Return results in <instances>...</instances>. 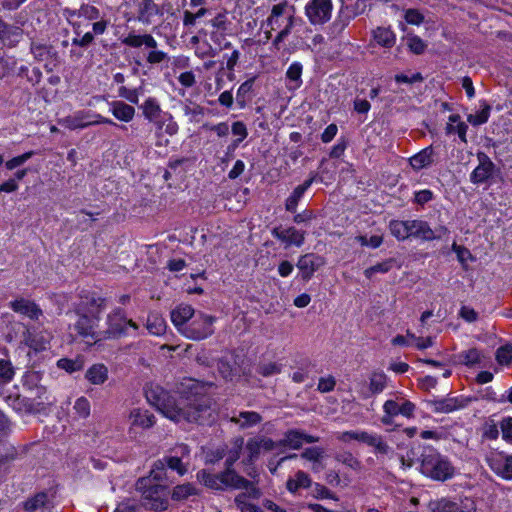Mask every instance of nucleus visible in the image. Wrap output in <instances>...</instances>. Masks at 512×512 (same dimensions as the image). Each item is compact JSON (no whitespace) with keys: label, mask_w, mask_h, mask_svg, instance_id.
<instances>
[{"label":"nucleus","mask_w":512,"mask_h":512,"mask_svg":"<svg viewBox=\"0 0 512 512\" xmlns=\"http://www.w3.org/2000/svg\"><path fill=\"white\" fill-rule=\"evenodd\" d=\"M312 486V479L304 471H297L293 478H289L286 482V488L290 493L296 494L299 489H306Z\"/></svg>","instance_id":"26"},{"label":"nucleus","mask_w":512,"mask_h":512,"mask_svg":"<svg viewBox=\"0 0 512 512\" xmlns=\"http://www.w3.org/2000/svg\"><path fill=\"white\" fill-rule=\"evenodd\" d=\"M146 327L151 334L159 336L165 332L166 322L158 314H150L147 318Z\"/></svg>","instance_id":"40"},{"label":"nucleus","mask_w":512,"mask_h":512,"mask_svg":"<svg viewBox=\"0 0 512 512\" xmlns=\"http://www.w3.org/2000/svg\"><path fill=\"white\" fill-rule=\"evenodd\" d=\"M369 0H356L354 4L342 6L339 12V18H343L342 26H346L348 22L356 16L363 14L368 6Z\"/></svg>","instance_id":"20"},{"label":"nucleus","mask_w":512,"mask_h":512,"mask_svg":"<svg viewBox=\"0 0 512 512\" xmlns=\"http://www.w3.org/2000/svg\"><path fill=\"white\" fill-rule=\"evenodd\" d=\"M194 494H196V489L192 484L186 483V484H182V485H177L173 489L172 499L177 500V501L185 500L189 496L194 495Z\"/></svg>","instance_id":"47"},{"label":"nucleus","mask_w":512,"mask_h":512,"mask_svg":"<svg viewBox=\"0 0 512 512\" xmlns=\"http://www.w3.org/2000/svg\"><path fill=\"white\" fill-rule=\"evenodd\" d=\"M467 130H468V125L465 122H459L457 125L447 123V125L445 127L446 134L449 135V134L457 133L460 140L465 144L467 143V138H466Z\"/></svg>","instance_id":"55"},{"label":"nucleus","mask_w":512,"mask_h":512,"mask_svg":"<svg viewBox=\"0 0 512 512\" xmlns=\"http://www.w3.org/2000/svg\"><path fill=\"white\" fill-rule=\"evenodd\" d=\"M384 413L398 416L402 415L407 418H412L414 416L415 411V404L412 403L409 400H402L401 403H399L396 400H387L385 401L383 405Z\"/></svg>","instance_id":"15"},{"label":"nucleus","mask_w":512,"mask_h":512,"mask_svg":"<svg viewBox=\"0 0 512 512\" xmlns=\"http://www.w3.org/2000/svg\"><path fill=\"white\" fill-rule=\"evenodd\" d=\"M243 444H244V438L238 437L235 439L234 448L229 451L227 458L225 460V470L224 471L236 473V471L233 469V465L240 458Z\"/></svg>","instance_id":"36"},{"label":"nucleus","mask_w":512,"mask_h":512,"mask_svg":"<svg viewBox=\"0 0 512 512\" xmlns=\"http://www.w3.org/2000/svg\"><path fill=\"white\" fill-rule=\"evenodd\" d=\"M303 71V66L299 62L292 63L286 71V78L294 83L292 88H299L302 84L301 75Z\"/></svg>","instance_id":"43"},{"label":"nucleus","mask_w":512,"mask_h":512,"mask_svg":"<svg viewBox=\"0 0 512 512\" xmlns=\"http://www.w3.org/2000/svg\"><path fill=\"white\" fill-rule=\"evenodd\" d=\"M255 77H252L245 82H243L240 87L237 90L236 93V103L239 106V108H244L247 104V101L250 100L249 94L251 93L253 89V85L255 82Z\"/></svg>","instance_id":"37"},{"label":"nucleus","mask_w":512,"mask_h":512,"mask_svg":"<svg viewBox=\"0 0 512 512\" xmlns=\"http://www.w3.org/2000/svg\"><path fill=\"white\" fill-rule=\"evenodd\" d=\"M496 360L500 365H510L512 363V344L499 347L496 351Z\"/></svg>","instance_id":"52"},{"label":"nucleus","mask_w":512,"mask_h":512,"mask_svg":"<svg viewBox=\"0 0 512 512\" xmlns=\"http://www.w3.org/2000/svg\"><path fill=\"white\" fill-rule=\"evenodd\" d=\"M359 442L365 443L368 446L374 447L377 453L387 454L390 450L388 444L382 439L381 436L376 434H369L366 431H360Z\"/></svg>","instance_id":"27"},{"label":"nucleus","mask_w":512,"mask_h":512,"mask_svg":"<svg viewBox=\"0 0 512 512\" xmlns=\"http://www.w3.org/2000/svg\"><path fill=\"white\" fill-rule=\"evenodd\" d=\"M48 502V495L46 492H39L33 497L23 502V509L26 512H35L36 510L45 507Z\"/></svg>","instance_id":"39"},{"label":"nucleus","mask_w":512,"mask_h":512,"mask_svg":"<svg viewBox=\"0 0 512 512\" xmlns=\"http://www.w3.org/2000/svg\"><path fill=\"white\" fill-rule=\"evenodd\" d=\"M136 490L142 494L141 506L156 512L167 509L169 489L166 484L151 483V479L141 478L136 483Z\"/></svg>","instance_id":"4"},{"label":"nucleus","mask_w":512,"mask_h":512,"mask_svg":"<svg viewBox=\"0 0 512 512\" xmlns=\"http://www.w3.org/2000/svg\"><path fill=\"white\" fill-rule=\"evenodd\" d=\"M31 53L34 55V58L37 61H45L51 59L55 62H58L59 55L58 52L52 45L32 42L30 46Z\"/></svg>","instance_id":"21"},{"label":"nucleus","mask_w":512,"mask_h":512,"mask_svg":"<svg viewBox=\"0 0 512 512\" xmlns=\"http://www.w3.org/2000/svg\"><path fill=\"white\" fill-rule=\"evenodd\" d=\"M85 377L94 385L103 384L108 379V369L103 364H94L86 371Z\"/></svg>","instance_id":"32"},{"label":"nucleus","mask_w":512,"mask_h":512,"mask_svg":"<svg viewBox=\"0 0 512 512\" xmlns=\"http://www.w3.org/2000/svg\"><path fill=\"white\" fill-rule=\"evenodd\" d=\"M107 328L102 330V341L119 338L126 333L127 318L121 308L114 309L107 315Z\"/></svg>","instance_id":"8"},{"label":"nucleus","mask_w":512,"mask_h":512,"mask_svg":"<svg viewBox=\"0 0 512 512\" xmlns=\"http://www.w3.org/2000/svg\"><path fill=\"white\" fill-rule=\"evenodd\" d=\"M247 456L242 460V463L246 466L254 464L260 457L261 446L258 442L257 437H253L247 440L245 445Z\"/></svg>","instance_id":"34"},{"label":"nucleus","mask_w":512,"mask_h":512,"mask_svg":"<svg viewBox=\"0 0 512 512\" xmlns=\"http://www.w3.org/2000/svg\"><path fill=\"white\" fill-rule=\"evenodd\" d=\"M500 428L503 439L512 444V417L503 418Z\"/></svg>","instance_id":"64"},{"label":"nucleus","mask_w":512,"mask_h":512,"mask_svg":"<svg viewBox=\"0 0 512 512\" xmlns=\"http://www.w3.org/2000/svg\"><path fill=\"white\" fill-rule=\"evenodd\" d=\"M240 357L232 354L231 359L222 357L217 361V369L221 377L226 381H232L234 377L245 374L239 362Z\"/></svg>","instance_id":"13"},{"label":"nucleus","mask_w":512,"mask_h":512,"mask_svg":"<svg viewBox=\"0 0 512 512\" xmlns=\"http://www.w3.org/2000/svg\"><path fill=\"white\" fill-rule=\"evenodd\" d=\"M139 108L142 110L145 119L149 122L157 123L158 118L161 117L162 109L157 99L153 97L147 98Z\"/></svg>","instance_id":"29"},{"label":"nucleus","mask_w":512,"mask_h":512,"mask_svg":"<svg viewBox=\"0 0 512 512\" xmlns=\"http://www.w3.org/2000/svg\"><path fill=\"white\" fill-rule=\"evenodd\" d=\"M294 21H295V18L293 15H290L288 17V22H287V25L285 26L284 29H282L278 35L275 37V39L273 40V46L279 50L280 49V43L291 33V30L294 26Z\"/></svg>","instance_id":"59"},{"label":"nucleus","mask_w":512,"mask_h":512,"mask_svg":"<svg viewBox=\"0 0 512 512\" xmlns=\"http://www.w3.org/2000/svg\"><path fill=\"white\" fill-rule=\"evenodd\" d=\"M34 395L37 399H39L37 405H51L55 402L54 397L47 395V389L45 386H36L34 389Z\"/></svg>","instance_id":"60"},{"label":"nucleus","mask_w":512,"mask_h":512,"mask_svg":"<svg viewBox=\"0 0 512 512\" xmlns=\"http://www.w3.org/2000/svg\"><path fill=\"white\" fill-rule=\"evenodd\" d=\"M434 156L433 147L428 146L410 158V165L414 170H421L434 162Z\"/></svg>","instance_id":"22"},{"label":"nucleus","mask_w":512,"mask_h":512,"mask_svg":"<svg viewBox=\"0 0 512 512\" xmlns=\"http://www.w3.org/2000/svg\"><path fill=\"white\" fill-rule=\"evenodd\" d=\"M197 479L206 487L215 490H224L227 488L245 489L253 497L259 496V491L254 483L245 479L237 473L223 471L219 474H212L206 470H200L197 473Z\"/></svg>","instance_id":"3"},{"label":"nucleus","mask_w":512,"mask_h":512,"mask_svg":"<svg viewBox=\"0 0 512 512\" xmlns=\"http://www.w3.org/2000/svg\"><path fill=\"white\" fill-rule=\"evenodd\" d=\"M407 45L410 51L416 55L423 54L427 48V44L419 36L416 35L407 37Z\"/></svg>","instance_id":"54"},{"label":"nucleus","mask_w":512,"mask_h":512,"mask_svg":"<svg viewBox=\"0 0 512 512\" xmlns=\"http://www.w3.org/2000/svg\"><path fill=\"white\" fill-rule=\"evenodd\" d=\"M387 377L383 372H373L369 377V391L378 394L386 387Z\"/></svg>","instance_id":"41"},{"label":"nucleus","mask_w":512,"mask_h":512,"mask_svg":"<svg viewBox=\"0 0 512 512\" xmlns=\"http://www.w3.org/2000/svg\"><path fill=\"white\" fill-rule=\"evenodd\" d=\"M318 441V437L306 434L301 430L291 429L285 432L284 437L279 440V444L291 449H300L304 442L316 443Z\"/></svg>","instance_id":"14"},{"label":"nucleus","mask_w":512,"mask_h":512,"mask_svg":"<svg viewBox=\"0 0 512 512\" xmlns=\"http://www.w3.org/2000/svg\"><path fill=\"white\" fill-rule=\"evenodd\" d=\"M105 299L95 293L81 295V300L76 308V313L100 316L106 304Z\"/></svg>","instance_id":"12"},{"label":"nucleus","mask_w":512,"mask_h":512,"mask_svg":"<svg viewBox=\"0 0 512 512\" xmlns=\"http://www.w3.org/2000/svg\"><path fill=\"white\" fill-rule=\"evenodd\" d=\"M141 507L135 499H126L118 504L114 512H141Z\"/></svg>","instance_id":"61"},{"label":"nucleus","mask_w":512,"mask_h":512,"mask_svg":"<svg viewBox=\"0 0 512 512\" xmlns=\"http://www.w3.org/2000/svg\"><path fill=\"white\" fill-rule=\"evenodd\" d=\"M77 320L73 330L86 344L93 345L102 341V330L99 329L100 316L76 313Z\"/></svg>","instance_id":"5"},{"label":"nucleus","mask_w":512,"mask_h":512,"mask_svg":"<svg viewBox=\"0 0 512 512\" xmlns=\"http://www.w3.org/2000/svg\"><path fill=\"white\" fill-rule=\"evenodd\" d=\"M77 15L88 20H96L99 18L100 12L95 6L84 4L78 10Z\"/></svg>","instance_id":"63"},{"label":"nucleus","mask_w":512,"mask_h":512,"mask_svg":"<svg viewBox=\"0 0 512 512\" xmlns=\"http://www.w3.org/2000/svg\"><path fill=\"white\" fill-rule=\"evenodd\" d=\"M230 421L237 424L241 429H247L259 424L262 416L254 411H242L230 418Z\"/></svg>","instance_id":"24"},{"label":"nucleus","mask_w":512,"mask_h":512,"mask_svg":"<svg viewBox=\"0 0 512 512\" xmlns=\"http://www.w3.org/2000/svg\"><path fill=\"white\" fill-rule=\"evenodd\" d=\"M176 393L178 399L159 385L145 389L148 402L172 421L202 424L211 417V398L206 394L203 383L184 378L176 385Z\"/></svg>","instance_id":"1"},{"label":"nucleus","mask_w":512,"mask_h":512,"mask_svg":"<svg viewBox=\"0 0 512 512\" xmlns=\"http://www.w3.org/2000/svg\"><path fill=\"white\" fill-rule=\"evenodd\" d=\"M194 316V309L190 305L181 304L171 311V320L182 333V328L187 326L188 321Z\"/></svg>","instance_id":"19"},{"label":"nucleus","mask_w":512,"mask_h":512,"mask_svg":"<svg viewBox=\"0 0 512 512\" xmlns=\"http://www.w3.org/2000/svg\"><path fill=\"white\" fill-rule=\"evenodd\" d=\"M15 375L14 367L9 360L0 359V386L10 383Z\"/></svg>","instance_id":"44"},{"label":"nucleus","mask_w":512,"mask_h":512,"mask_svg":"<svg viewBox=\"0 0 512 512\" xmlns=\"http://www.w3.org/2000/svg\"><path fill=\"white\" fill-rule=\"evenodd\" d=\"M10 307L14 312L27 316L32 320H37L43 314L35 302L24 298L12 301Z\"/></svg>","instance_id":"16"},{"label":"nucleus","mask_w":512,"mask_h":512,"mask_svg":"<svg viewBox=\"0 0 512 512\" xmlns=\"http://www.w3.org/2000/svg\"><path fill=\"white\" fill-rule=\"evenodd\" d=\"M74 410L81 418H87L90 415V403L85 397H80L74 404Z\"/></svg>","instance_id":"62"},{"label":"nucleus","mask_w":512,"mask_h":512,"mask_svg":"<svg viewBox=\"0 0 512 512\" xmlns=\"http://www.w3.org/2000/svg\"><path fill=\"white\" fill-rule=\"evenodd\" d=\"M334 458L355 471L360 470L362 467L361 462L348 451L336 453Z\"/></svg>","instance_id":"45"},{"label":"nucleus","mask_w":512,"mask_h":512,"mask_svg":"<svg viewBox=\"0 0 512 512\" xmlns=\"http://www.w3.org/2000/svg\"><path fill=\"white\" fill-rule=\"evenodd\" d=\"M166 478V467L162 460H158L154 463L153 469L150 472V476L146 479H151V483H161Z\"/></svg>","instance_id":"48"},{"label":"nucleus","mask_w":512,"mask_h":512,"mask_svg":"<svg viewBox=\"0 0 512 512\" xmlns=\"http://www.w3.org/2000/svg\"><path fill=\"white\" fill-rule=\"evenodd\" d=\"M461 362L466 366H474L481 361V353L476 348H471L459 355Z\"/></svg>","instance_id":"51"},{"label":"nucleus","mask_w":512,"mask_h":512,"mask_svg":"<svg viewBox=\"0 0 512 512\" xmlns=\"http://www.w3.org/2000/svg\"><path fill=\"white\" fill-rule=\"evenodd\" d=\"M258 374L263 377H269L281 372V365L276 362L259 363L256 368Z\"/></svg>","instance_id":"53"},{"label":"nucleus","mask_w":512,"mask_h":512,"mask_svg":"<svg viewBox=\"0 0 512 512\" xmlns=\"http://www.w3.org/2000/svg\"><path fill=\"white\" fill-rule=\"evenodd\" d=\"M470 402L469 398L449 397L432 401L433 410L438 413H450L457 409L466 407Z\"/></svg>","instance_id":"17"},{"label":"nucleus","mask_w":512,"mask_h":512,"mask_svg":"<svg viewBox=\"0 0 512 512\" xmlns=\"http://www.w3.org/2000/svg\"><path fill=\"white\" fill-rule=\"evenodd\" d=\"M162 461L165 463V467L167 466L173 471H176L180 476L184 475L187 472V467L183 464L180 456H167Z\"/></svg>","instance_id":"49"},{"label":"nucleus","mask_w":512,"mask_h":512,"mask_svg":"<svg viewBox=\"0 0 512 512\" xmlns=\"http://www.w3.org/2000/svg\"><path fill=\"white\" fill-rule=\"evenodd\" d=\"M21 34L22 30L19 27L6 23L5 28L1 30L0 40L3 43L11 42L13 37H19Z\"/></svg>","instance_id":"57"},{"label":"nucleus","mask_w":512,"mask_h":512,"mask_svg":"<svg viewBox=\"0 0 512 512\" xmlns=\"http://www.w3.org/2000/svg\"><path fill=\"white\" fill-rule=\"evenodd\" d=\"M314 181V177H311L303 182V184L298 185L291 195L286 199L285 208L289 212H296L298 203L302 196L304 195L305 191L312 185Z\"/></svg>","instance_id":"25"},{"label":"nucleus","mask_w":512,"mask_h":512,"mask_svg":"<svg viewBox=\"0 0 512 512\" xmlns=\"http://www.w3.org/2000/svg\"><path fill=\"white\" fill-rule=\"evenodd\" d=\"M396 260L393 258L387 259L381 263H377L364 271L367 278H371L375 273H387L394 266Z\"/></svg>","instance_id":"46"},{"label":"nucleus","mask_w":512,"mask_h":512,"mask_svg":"<svg viewBox=\"0 0 512 512\" xmlns=\"http://www.w3.org/2000/svg\"><path fill=\"white\" fill-rule=\"evenodd\" d=\"M311 487H312V495H313V497H315L317 499L338 500L336 495L333 492H331L326 486H324L322 484L315 483L314 485L312 484Z\"/></svg>","instance_id":"56"},{"label":"nucleus","mask_w":512,"mask_h":512,"mask_svg":"<svg viewBox=\"0 0 512 512\" xmlns=\"http://www.w3.org/2000/svg\"><path fill=\"white\" fill-rule=\"evenodd\" d=\"M391 234L398 240H405L410 237V220H392L389 224Z\"/></svg>","instance_id":"38"},{"label":"nucleus","mask_w":512,"mask_h":512,"mask_svg":"<svg viewBox=\"0 0 512 512\" xmlns=\"http://www.w3.org/2000/svg\"><path fill=\"white\" fill-rule=\"evenodd\" d=\"M57 366H58V368L67 371L68 373H73L75 371L81 370L83 367V364L79 360L62 358V359L58 360Z\"/></svg>","instance_id":"58"},{"label":"nucleus","mask_w":512,"mask_h":512,"mask_svg":"<svg viewBox=\"0 0 512 512\" xmlns=\"http://www.w3.org/2000/svg\"><path fill=\"white\" fill-rule=\"evenodd\" d=\"M375 41L385 48H391L395 45L396 36L394 32L387 27H377L373 31Z\"/></svg>","instance_id":"33"},{"label":"nucleus","mask_w":512,"mask_h":512,"mask_svg":"<svg viewBox=\"0 0 512 512\" xmlns=\"http://www.w3.org/2000/svg\"><path fill=\"white\" fill-rule=\"evenodd\" d=\"M162 14L160 7L154 0H141L138 3L137 19L144 24H150L154 16Z\"/></svg>","instance_id":"18"},{"label":"nucleus","mask_w":512,"mask_h":512,"mask_svg":"<svg viewBox=\"0 0 512 512\" xmlns=\"http://www.w3.org/2000/svg\"><path fill=\"white\" fill-rule=\"evenodd\" d=\"M130 419L133 426H138L144 429L151 428L156 422L154 414L148 410L140 408H136L131 411Z\"/></svg>","instance_id":"23"},{"label":"nucleus","mask_w":512,"mask_h":512,"mask_svg":"<svg viewBox=\"0 0 512 512\" xmlns=\"http://www.w3.org/2000/svg\"><path fill=\"white\" fill-rule=\"evenodd\" d=\"M111 112L118 120L130 122L135 115V108L123 101H114L111 103Z\"/></svg>","instance_id":"30"},{"label":"nucleus","mask_w":512,"mask_h":512,"mask_svg":"<svg viewBox=\"0 0 512 512\" xmlns=\"http://www.w3.org/2000/svg\"><path fill=\"white\" fill-rule=\"evenodd\" d=\"M410 237L419 238L424 241H432V229L426 221L410 220Z\"/></svg>","instance_id":"28"},{"label":"nucleus","mask_w":512,"mask_h":512,"mask_svg":"<svg viewBox=\"0 0 512 512\" xmlns=\"http://www.w3.org/2000/svg\"><path fill=\"white\" fill-rule=\"evenodd\" d=\"M213 316L199 313L187 326L183 327L182 334L192 340H202L214 333Z\"/></svg>","instance_id":"6"},{"label":"nucleus","mask_w":512,"mask_h":512,"mask_svg":"<svg viewBox=\"0 0 512 512\" xmlns=\"http://www.w3.org/2000/svg\"><path fill=\"white\" fill-rule=\"evenodd\" d=\"M325 264L323 257L315 253H307L300 256L296 264L300 271L301 278L304 281H308L312 278L315 271Z\"/></svg>","instance_id":"11"},{"label":"nucleus","mask_w":512,"mask_h":512,"mask_svg":"<svg viewBox=\"0 0 512 512\" xmlns=\"http://www.w3.org/2000/svg\"><path fill=\"white\" fill-rule=\"evenodd\" d=\"M87 118L88 115L85 112L79 111L74 115L61 119L59 123L70 130L81 129L90 126V123L86 121Z\"/></svg>","instance_id":"31"},{"label":"nucleus","mask_w":512,"mask_h":512,"mask_svg":"<svg viewBox=\"0 0 512 512\" xmlns=\"http://www.w3.org/2000/svg\"><path fill=\"white\" fill-rule=\"evenodd\" d=\"M491 106L486 102H483L482 109L477 114H469L467 121L473 126H479L486 123L489 119Z\"/></svg>","instance_id":"42"},{"label":"nucleus","mask_w":512,"mask_h":512,"mask_svg":"<svg viewBox=\"0 0 512 512\" xmlns=\"http://www.w3.org/2000/svg\"><path fill=\"white\" fill-rule=\"evenodd\" d=\"M490 467L505 479H512V455L503 459L492 460Z\"/></svg>","instance_id":"35"},{"label":"nucleus","mask_w":512,"mask_h":512,"mask_svg":"<svg viewBox=\"0 0 512 512\" xmlns=\"http://www.w3.org/2000/svg\"><path fill=\"white\" fill-rule=\"evenodd\" d=\"M420 472L434 481L445 482L454 477L455 467L436 449L426 447L420 455Z\"/></svg>","instance_id":"2"},{"label":"nucleus","mask_w":512,"mask_h":512,"mask_svg":"<svg viewBox=\"0 0 512 512\" xmlns=\"http://www.w3.org/2000/svg\"><path fill=\"white\" fill-rule=\"evenodd\" d=\"M331 0H310L305 7V14L313 25H323L331 19Z\"/></svg>","instance_id":"7"},{"label":"nucleus","mask_w":512,"mask_h":512,"mask_svg":"<svg viewBox=\"0 0 512 512\" xmlns=\"http://www.w3.org/2000/svg\"><path fill=\"white\" fill-rule=\"evenodd\" d=\"M271 234L274 238L284 243L286 247L291 245L300 247L304 244L306 232L297 230L293 226L288 228L277 226L272 229Z\"/></svg>","instance_id":"10"},{"label":"nucleus","mask_w":512,"mask_h":512,"mask_svg":"<svg viewBox=\"0 0 512 512\" xmlns=\"http://www.w3.org/2000/svg\"><path fill=\"white\" fill-rule=\"evenodd\" d=\"M432 512H465L457 503L447 499H441L434 503Z\"/></svg>","instance_id":"50"},{"label":"nucleus","mask_w":512,"mask_h":512,"mask_svg":"<svg viewBox=\"0 0 512 512\" xmlns=\"http://www.w3.org/2000/svg\"><path fill=\"white\" fill-rule=\"evenodd\" d=\"M476 157L478 165L470 174V181L473 184L479 185L486 183L493 178L498 169L486 153L479 151L477 152Z\"/></svg>","instance_id":"9"}]
</instances>
